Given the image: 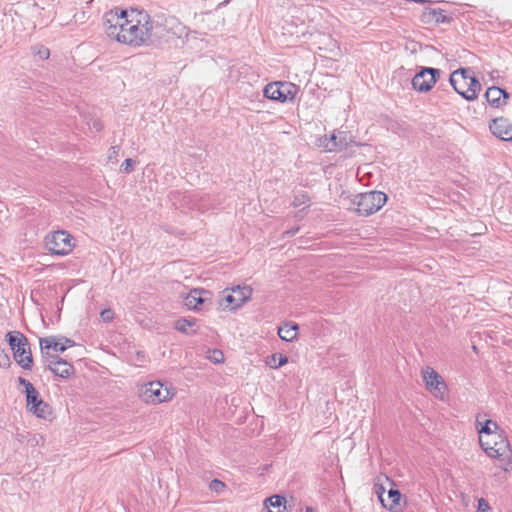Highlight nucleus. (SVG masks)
<instances>
[{"label": "nucleus", "mask_w": 512, "mask_h": 512, "mask_svg": "<svg viewBox=\"0 0 512 512\" xmlns=\"http://www.w3.org/2000/svg\"><path fill=\"white\" fill-rule=\"evenodd\" d=\"M137 16V9L124 10L114 8L104 15L105 32L111 39L122 42V35L126 34L128 27Z\"/></svg>", "instance_id": "obj_1"}, {"label": "nucleus", "mask_w": 512, "mask_h": 512, "mask_svg": "<svg viewBox=\"0 0 512 512\" xmlns=\"http://www.w3.org/2000/svg\"><path fill=\"white\" fill-rule=\"evenodd\" d=\"M449 82L455 92L468 101L475 100L481 90V84L471 68H460L451 73Z\"/></svg>", "instance_id": "obj_2"}, {"label": "nucleus", "mask_w": 512, "mask_h": 512, "mask_svg": "<svg viewBox=\"0 0 512 512\" xmlns=\"http://www.w3.org/2000/svg\"><path fill=\"white\" fill-rule=\"evenodd\" d=\"M149 14L143 10L137 9V16H134L133 22L128 27L126 34L122 35V42L124 44L140 47L149 40L147 24Z\"/></svg>", "instance_id": "obj_3"}, {"label": "nucleus", "mask_w": 512, "mask_h": 512, "mask_svg": "<svg viewBox=\"0 0 512 512\" xmlns=\"http://www.w3.org/2000/svg\"><path fill=\"white\" fill-rule=\"evenodd\" d=\"M6 338L17 364L25 370H30L33 358L28 339L19 331L8 332Z\"/></svg>", "instance_id": "obj_4"}, {"label": "nucleus", "mask_w": 512, "mask_h": 512, "mask_svg": "<svg viewBox=\"0 0 512 512\" xmlns=\"http://www.w3.org/2000/svg\"><path fill=\"white\" fill-rule=\"evenodd\" d=\"M479 443L485 453L501 461L509 460L511 457V448L509 441L501 432H496L487 436H479Z\"/></svg>", "instance_id": "obj_5"}, {"label": "nucleus", "mask_w": 512, "mask_h": 512, "mask_svg": "<svg viewBox=\"0 0 512 512\" xmlns=\"http://www.w3.org/2000/svg\"><path fill=\"white\" fill-rule=\"evenodd\" d=\"M387 201V195L381 191H369L355 196L353 203L361 216H369L382 208Z\"/></svg>", "instance_id": "obj_6"}, {"label": "nucleus", "mask_w": 512, "mask_h": 512, "mask_svg": "<svg viewBox=\"0 0 512 512\" xmlns=\"http://www.w3.org/2000/svg\"><path fill=\"white\" fill-rule=\"evenodd\" d=\"M72 241L73 237L68 232L59 230L45 237V247L51 254L64 256L72 251L74 247Z\"/></svg>", "instance_id": "obj_7"}, {"label": "nucleus", "mask_w": 512, "mask_h": 512, "mask_svg": "<svg viewBox=\"0 0 512 512\" xmlns=\"http://www.w3.org/2000/svg\"><path fill=\"white\" fill-rule=\"evenodd\" d=\"M299 87L291 82H273L269 83L264 88V96L270 100L287 102L293 101Z\"/></svg>", "instance_id": "obj_8"}, {"label": "nucleus", "mask_w": 512, "mask_h": 512, "mask_svg": "<svg viewBox=\"0 0 512 512\" xmlns=\"http://www.w3.org/2000/svg\"><path fill=\"white\" fill-rule=\"evenodd\" d=\"M175 395L168 387H163L159 381H152L145 385L142 391V397L147 403L159 404L166 402Z\"/></svg>", "instance_id": "obj_9"}, {"label": "nucleus", "mask_w": 512, "mask_h": 512, "mask_svg": "<svg viewBox=\"0 0 512 512\" xmlns=\"http://www.w3.org/2000/svg\"><path fill=\"white\" fill-rule=\"evenodd\" d=\"M441 71L437 68L424 67L415 74L412 79V86L416 91L428 92L437 82Z\"/></svg>", "instance_id": "obj_10"}, {"label": "nucleus", "mask_w": 512, "mask_h": 512, "mask_svg": "<svg viewBox=\"0 0 512 512\" xmlns=\"http://www.w3.org/2000/svg\"><path fill=\"white\" fill-rule=\"evenodd\" d=\"M26 406L29 412L38 418L45 420L52 418V407L43 401L37 389L30 391V393L26 395Z\"/></svg>", "instance_id": "obj_11"}, {"label": "nucleus", "mask_w": 512, "mask_h": 512, "mask_svg": "<svg viewBox=\"0 0 512 512\" xmlns=\"http://www.w3.org/2000/svg\"><path fill=\"white\" fill-rule=\"evenodd\" d=\"M175 22L174 18H165L163 16H157L152 19L149 16L147 30L149 34V39L154 38L156 40H161L166 38L170 30L172 29V24Z\"/></svg>", "instance_id": "obj_12"}, {"label": "nucleus", "mask_w": 512, "mask_h": 512, "mask_svg": "<svg viewBox=\"0 0 512 512\" xmlns=\"http://www.w3.org/2000/svg\"><path fill=\"white\" fill-rule=\"evenodd\" d=\"M39 343L42 356L45 358V360L49 359V356H52L48 352L49 349H53L56 352L62 353L67 349V347H71L74 345V341L69 338L62 337L59 340H57L53 336L40 338Z\"/></svg>", "instance_id": "obj_13"}, {"label": "nucleus", "mask_w": 512, "mask_h": 512, "mask_svg": "<svg viewBox=\"0 0 512 512\" xmlns=\"http://www.w3.org/2000/svg\"><path fill=\"white\" fill-rule=\"evenodd\" d=\"M45 361L48 363V369L56 376L68 378L74 373L73 365L58 356H49V359H46Z\"/></svg>", "instance_id": "obj_14"}, {"label": "nucleus", "mask_w": 512, "mask_h": 512, "mask_svg": "<svg viewBox=\"0 0 512 512\" xmlns=\"http://www.w3.org/2000/svg\"><path fill=\"white\" fill-rule=\"evenodd\" d=\"M423 380L425 382L426 388L437 395L438 393H443L445 389V384L441 378V376L431 367H426L422 371Z\"/></svg>", "instance_id": "obj_15"}, {"label": "nucleus", "mask_w": 512, "mask_h": 512, "mask_svg": "<svg viewBox=\"0 0 512 512\" xmlns=\"http://www.w3.org/2000/svg\"><path fill=\"white\" fill-rule=\"evenodd\" d=\"M489 129L493 135L501 140H512V124L506 118L493 119L489 124Z\"/></svg>", "instance_id": "obj_16"}, {"label": "nucleus", "mask_w": 512, "mask_h": 512, "mask_svg": "<svg viewBox=\"0 0 512 512\" xmlns=\"http://www.w3.org/2000/svg\"><path fill=\"white\" fill-rule=\"evenodd\" d=\"M327 151H341L347 148L348 141L344 132L333 133L329 138H325L320 144Z\"/></svg>", "instance_id": "obj_17"}, {"label": "nucleus", "mask_w": 512, "mask_h": 512, "mask_svg": "<svg viewBox=\"0 0 512 512\" xmlns=\"http://www.w3.org/2000/svg\"><path fill=\"white\" fill-rule=\"evenodd\" d=\"M208 294L209 292L204 289H193L185 298L184 303L189 309H199L206 302L205 296Z\"/></svg>", "instance_id": "obj_18"}, {"label": "nucleus", "mask_w": 512, "mask_h": 512, "mask_svg": "<svg viewBox=\"0 0 512 512\" xmlns=\"http://www.w3.org/2000/svg\"><path fill=\"white\" fill-rule=\"evenodd\" d=\"M485 97L490 105L500 107L502 104L501 98L504 97L506 99L509 97V94L499 87H490L487 89Z\"/></svg>", "instance_id": "obj_19"}, {"label": "nucleus", "mask_w": 512, "mask_h": 512, "mask_svg": "<svg viewBox=\"0 0 512 512\" xmlns=\"http://www.w3.org/2000/svg\"><path fill=\"white\" fill-rule=\"evenodd\" d=\"M401 493L398 489H389L387 498H385L384 503H382L383 507L386 509L397 512L400 510V500H401Z\"/></svg>", "instance_id": "obj_20"}, {"label": "nucleus", "mask_w": 512, "mask_h": 512, "mask_svg": "<svg viewBox=\"0 0 512 512\" xmlns=\"http://www.w3.org/2000/svg\"><path fill=\"white\" fill-rule=\"evenodd\" d=\"M298 325L293 322H287L278 328L279 337L287 342H291L296 339L298 334Z\"/></svg>", "instance_id": "obj_21"}, {"label": "nucleus", "mask_w": 512, "mask_h": 512, "mask_svg": "<svg viewBox=\"0 0 512 512\" xmlns=\"http://www.w3.org/2000/svg\"><path fill=\"white\" fill-rule=\"evenodd\" d=\"M286 498L281 495H273L265 500V506L269 512H284L286 509Z\"/></svg>", "instance_id": "obj_22"}, {"label": "nucleus", "mask_w": 512, "mask_h": 512, "mask_svg": "<svg viewBox=\"0 0 512 512\" xmlns=\"http://www.w3.org/2000/svg\"><path fill=\"white\" fill-rule=\"evenodd\" d=\"M231 292L239 307L252 296V289L249 286H236L231 289Z\"/></svg>", "instance_id": "obj_23"}, {"label": "nucleus", "mask_w": 512, "mask_h": 512, "mask_svg": "<svg viewBox=\"0 0 512 512\" xmlns=\"http://www.w3.org/2000/svg\"><path fill=\"white\" fill-rule=\"evenodd\" d=\"M195 324V319L180 318L175 321L174 328L179 332L192 335L196 332V330L193 329Z\"/></svg>", "instance_id": "obj_24"}, {"label": "nucleus", "mask_w": 512, "mask_h": 512, "mask_svg": "<svg viewBox=\"0 0 512 512\" xmlns=\"http://www.w3.org/2000/svg\"><path fill=\"white\" fill-rule=\"evenodd\" d=\"M424 15L428 21H433L436 24L449 23L451 21V18L448 17L442 9H431L425 12Z\"/></svg>", "instance_id": "obj_25"}, {"label": "nucleus", "mask_w": 512, "mask_h": 512, "mask_svg": "<svg viewBox=\"0 0 512 512\" xmlns=\"http://www.w3.org/2000/svg\"><path fill=\"white\" fill-rule=\"evenodd\" d=\"M477 425H481L480 428H477L479 436H487L499 432L498 424L492 420H486L484 424H481L477 417Z\"/></svg>", "instance_id": "obj_26"}, {"label": "nucleus", "mask_w": 512, "mask_h": 512, "mask_svg": "<svg viewBox=\"0 0 512 512\" xmlns=\"http://www.w3.org/2000/svg\"><path fill=\"white\" fill-rule=\"evenodd\" d=\"M288 362V357L283 354H272L267 357L266 364L273 369H277Z\"/></svg>", "instance_id": "obj_27"}, {"label": "nucleus", "mask_w": 512, "mask_h": 512, "mask_svg": "<svg viewBox=\"0 0 512 512\" xmlns=\"http://www.w3.org/2000/svg\"><path fill=\"white\" fill-rule=\"evenodd\" d=\"M207 359L212 363L220 364L224 362V354L219 349H209L207 351Z\"/></svg>", "instance_id": "obj_28"}, {"label": "nucleus", "mask_w": 512, "mask_h": 512, "mask_svg": "<svg viewBox=\"0 0 512 512\" xmlns=\"http://www.w3.org/2000/svg\"><path fill=\"white\" fill-rule=\"evenodd\" d=\"M310 198L306 193H299L294 196L292 205L294 207H300L302 205L309 206Z\"/></svg>", "instance_id": "obj_29"}, {"label": "nucleus", "mask_w": 512, "mask_h": 512, "mask_svg": "<svg viewBox=\"0 0 512 512\" xmlns=\"http://www.w3.org/2000/svg\"><path fill=\"white\" fill-rule=\"evenodd\" d=\"M221 304L225 305V307L231 308V309H235V308L239 307L238 303H237L235 297H233V293L231 291H230V293H227L223 296Z\"/></svg>", "instance_id": "obj_30"}, {"label": "nucleus", "mask_w": 512, "mask_h": 512, "mask_svg": "<svg viewBox=\"0 0 512 512\" xmlns=\"http://www.w3.org/2000/svg\"><path fill=\"white\" fill-rule=\"evenodd\" d=\"M134 160L131 158L126 159L120 166V172L129 174L134 170Z\"/></svg>", "instance_id": "obj_31"}, {"label": "nucleus", "mask_w": 512, "mask_h": 512, "mask_svg": "<svg viewBox=\"0 0 512 512\" xmlns=\"http://www.w3.org/2000/svg\"><path fill=\"white\" fill-rule=\"evenodd\" d=\"M33 51L36 55L39 56V58L41 60H45V59H48L49 56H50V51L48 48L44 47V46H37V47H34L33 48Z\"/></svg>", "instance_id": "obj_32"}, {"label": "nucleus", "mask_w": 512, "mask_h": 512, "mask_svg": "<svg viewBox=\"0 0 512 512\" xmlns=\"http://www.w3.org/2000/svg\"><path fill=\"white\" fill-rule=\"evenodd\" d=\"M17 382L19 385L24 386L26 395L29 394L30 391H33L36 389L30 381H28L27 379H25L23 377H18Z\"/></svg>", "instance_id": "obj_33"}, {"label": "nucleus", "mask_w": 512, "mask_h": 512, "mask_svg": "<svg viewBox=\"0 0 512 512\" xmlns=\"http://www.w3.org/2000/svg\"><path fill=\"white\" fill-rule=\"evenodd\" d=\"M209 488L216 493H220L225 488V484L218 479H213L209 484Z\"/></svg>", "instance_id": "obj_34"}, {"label": "nucleus", "mask_w": 512, "mask_h": 512, "mask_svg": "<svg viewBox=\"0 0 512 512\" xmlns=\"http://www.w3.org/2000/svg\"><path fill=\"white\" fill-rule=\"evenodd\" d=\"M100 315L102 320L106 323L111 322L114 318V312L112 309H104Z\"/></svg>", "instance_id": "obj_35"}, {"label": "nucleus", "mask_w": 512, "mask_h": 512, "mask_svg": "<svg viewBox=\"0 0 512 512\" xmlns=\"http://www.w3.org/2000/svg\"><path fill=\"white\" fill-rule=\"evenodd\" d=\"M11 364L9 356L4 352V350H0V367H9Z\"/></svg>", "instance_id": "obj_36"}, {"label": "nucleus", "mask_w": 512, "mask_h": 512, "mask_svg": "<svg viewBox=\"0 0 512 512\" xmlns=\"http://www.w3.org/2000/svg\"><path fill=\"white\" fill-rule=\"evenodd\" d=\"M119 151H120V146H118V145L112 146L109 149V153H108L109 160H113L114 159L115 161H117V157H118Z\"/></svg>", "instance_id": "obj_37"}, {"label": "nucleus", "mask_w": 512, "mask_h": 512, "mask_svg": "<svg viewBox=\"0 0 512 512\" xmlns=\"http://www.w3.org/2000/svg\"><path fill=\"white\" fill-rule=\"evenodd\" d=\"M375 493L378 496V499L380 500L381 504L384 503L385 497V488L382 485H375Z\"/></svg>", "instance_id": "obj_38"}, {"label": "nucleus", "mask_w": 512, "mask_h": 512, "mask_svg": "<svg viewBox=\"0 0 512 512\" xmlns=\"http://www.w3.org/2000/svg\"><path fill=\"white\" fill-rule=\"evenodd\" d=\"M488 509H490L488 502L484 498L479 499L477 506L478 512H485Z\"/></svg>", "instance_id": "obj_39"}, {"label": "nucleus", "mask_w": 512, "mask_h": 512, "mask_svg": "<svg viewBox=\"0 0 512 512\" xmlns=\"http://www.w3.org/2000/svg\"><path fill=\"white\" fill-rule=\"evenodd\" d=\"M420 47V44L418 42H411L410 46L407 45L406 48L410 49L412 53H416L418 48Z\"/></svg>", "instance_id": "obj_40"}, {"label": "nucleus", "mask_w": 512, "mask_h": 512, "mask_svg": "<svg viewBox=\"0 0 512 512\" xmlns=\"http://www.w3.org/2000/svg\"><path fill=\"white\" fill-rule=\"evenodd\" d=\"M92 128L96 131V132H99L102 130L103 126L101 124V122L99 120H94L93 121V124H92Z\"/></svg>", "instance_id": "obj_41"}, {"label": "nucleus", "mask_w": 512, "mask_h": 512, "mask_svg": "<svg viewBox=\"0 0 512 512\" xmlns=\"http://www.w3.org/2000/svg\"><path fill=\"white\" fill-rule=\"evenodd\" d=\"M298 230H299V227H296V228H293V229L287 230V231L285 232V234H286L287 236H294V235L298 232Z\"/></svg>", "instance_id": "obj_42"}, {"label": "nucleus", "mask_w": 512, "mask_h": 512, "mask_svg": "<svg viewBox=\"0 0 512 512\" xmlns=\"http://www.w3.org/2000/svg\"><path fill=\"white\" fill-rule=\"evenodd\" d=\"M137 357L138 360L142 362L144 360L145 355L143 352H137Z\"/></svg>", "instance_id": "obj_43"}, {"label": "nucleus", "mask_w": 512, "mask_h": 512, "mask_svg": "<svg viewBox=\"0 0 512 512\" xmlns=\"http://www.w3.org/2000/svg\"><path fill=\"white\" fill-rule=\"evenodd\" d=\"M305 512H316L313 507H306Z\"/></svg>", "instance_id": "obj_44"}]
</instances>
